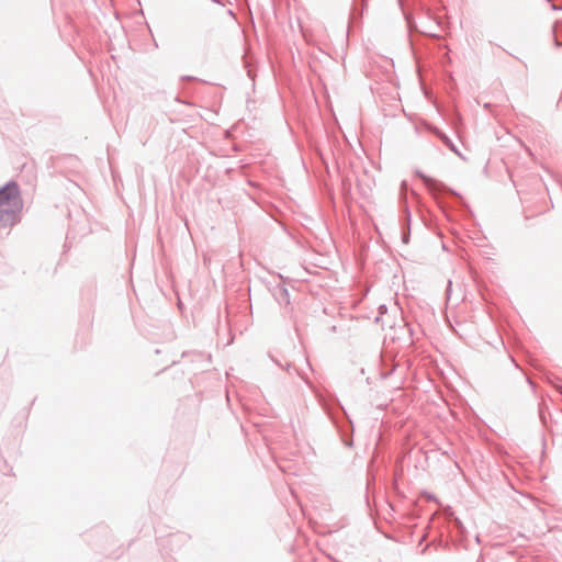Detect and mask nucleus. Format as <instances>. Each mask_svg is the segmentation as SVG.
Returning <instances> with one entry per match:
<instances>
[{"label":"nucleus","instance_id":"obj_1","mask_svg":"<svg viewBox=\"0 0 562 562\" xmlns=\"http://www.w3.org/2000/svg\"><path fill=\"white\" fill-rule=\"evenodd\" d=\"M23 207L20 190L16 183L10 182L0 189V226H12L20 220Z\"/></svg>","mask_w":562,"mask_h":562}]
</instances>
